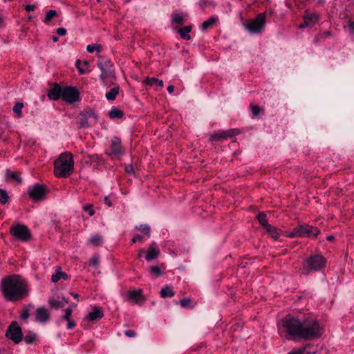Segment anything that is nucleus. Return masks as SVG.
Returning a JSON list of instances; mask_svg holds the SVG:
<instances>
[{"instance_id":"nucleus-1","label":"nucleus","mask_w":354,"mask_h":354,"mask_svg":"<svg viewBox=\"0 0 354 354\" xmlns=\"http://www.w3.org/2000/svg\"><path fill=\"white\" fill-rule=\"evenodd\" d=\"M282 328L293 339L312 340L321 335L319 324L309 319H299L288 315L282 320Z\"/></svg>"},{"instance_id":"nucleus-2","label":"nucleus","mask_w":354,"mask_h":354,"mask_svg":"<svg viewBox=\"0 0 354 354\" xmlns=\"http://www.w3.org/2000/svg\"><path fill=\"white\" fill-rule=\"evenodd\" d=\"M1 289L3 297L11 301L19 300L28 294L26 284L17 275L3 278Z\"/></svg>"},{"instance_id":"nucleus-3","label":"nucleus","mask_w":354,"mask_h":354,"mask_svg":"<svg viewBox=\"0 0 354 354\" xmlns=\"http://www.w3.org/2000/svg\"><path fill=\"white\" fill-rule=\"evenodd\" d=\"M74 169L72 153L64 152L54 162V173L57 177L66 178L70 176Z\"/></svg>"},{"instance_id":"nucleus-4","label":"nucleus","mask_w":354,"mask_h":354,"mask_svg":"<svg viewBox=\"0 0 354 354\" xmlns=\"http://www.w3.org/2000/svg\"><path fill=\"white\" fill-rule=\"evenodd\" d=\"M99 58L97 67L101 70L100 78L104 86L109 87L112 85H115L116 75L113 69V65L111 61L102 59L101 57H99Z\"/></svg>"},{"instance_id":"nucleus-5","label":"nucleus","mask_w":354,"mask_h":354,"mask_svg":"<svg viewBox=\"0 0 354 354\" xmlns=\"http://www.w3.org/2000/svg\"><path fill=\"white\" fill-rule=\"evenodd\" d=\"M326 259L320 255H311L303 263V267L308 272L317 271L322 269L326 265Z\"/></svg>"},{"instance_id":"nucleus-6","label":"nucleus","mask_w":354,"mask_h":354,"mask_svg":"<svg viewBox=\"0 0 354 354\" xmlns=\"http://www.w3.org/2000/svg\"><path fill=\"white\" fill-rule=\"evenodd\" d=\"M266 19V13H260L255 19L248 21L245 27L252 34L259 33L265 27Z\"/></svg>"},{"instance_id":"nucleus-7","label":"nucleus","mask_w":354,"mask_h":354,"mask_svg":"<svg viewBox=\"0 0 354 354\" xmlns=\"http://www.w3.org/2000/svg\"><path fill=\"white\" fill-rule=\"evenodd\" d=\"M6 336L15 344H19L23 339V333L17 322H12L8 326Z\"/></svg>"},{"instance_id":"nucleus-8","label":"nucleus","mask_w":354,"mask_h":354,"mask_svg":"<svg viewBox=\"0 0 354 354\" xmlns=\"http://www.w3.org/2000/svg\"><path fill=\"white\" fill-rule=\"evenodd\" d=\"M10 234L16 239L22 241H27L30 238L29 230L24 225H17L10 228Z\"/></svg>"},{"instance_id":"nucleus-9","label":"nucleus","mask_w":354,"mask_h":354,"mask_svg":"<svg viewBox=\"0 0 354 354\" xmlns=\"http://www.w3.org/2000/svg\"><path fill=\"white\" fill-rule=\"evenodd\" d=\"M297 232L299 236L316 238L319 233V230L308 224H302L297 226Z\"/></svg>"},{"instance_id":"nucleus-10","label":"nucleus","mask_w":354,"mask_h":354,"mask_svg":"<svg viewBox=\"0 0 354 354\" xmlns=\"http://www.w3.org/2000/svg\"><path fill=\"white\" fill-rule=\"evenodd\" d=\"M62 97L68 103H74L79 100V92L75 87H65L62 90Z\"/></svg>"},{"instance_id":"nucleus-11","label":"nucleus","mask_w":354,"mask_h":354,"mask_svg":"<svg viewBox=\"0 0 354 354\" xmlns=\"http://www.w3.org/2000/svg\"><path fill=\"white\" fill-rule=\"evenodd\" d=\"M28 194L34 201L44 200L46 194L45 188L39 184H36L29 188Z\"/></svg>"},{"instance_id":"nucleus-12","label":"nucleus","mask_w":354,"mask_h":354,"mask_svg":"<svg viewBox=\"0 0 354 354\" xmlns=\"http://www.w3.org/2000/svg\"><path fill=\"white\" fill-rule=\"evenodd\" d=\"M239 131L237 129H229L227 131H223L216 133H214L211 136V141H220L222 139H227L234 137L239 134Z\"/></svg>"},{"instance_id":"nucleus-13","label":"nucleus","mask_w":354,"mask_h":354,"mask_svg":"<svg viewBox=\"0 0 354 354\" xmlns=\"http://www.w3.org/2000/svg\"><path fill=\"white\" fill-rule=\"evenodd\" d=\"M320 19V15L317 12H306L304 17V23L299 25V28H304L315 24Z\"/></svg>"},{"instance_id":"nucleus-14","label":"nucleus","mask_w":354,"mask_h":354,"mask_svg":"<svg viewBox=\"0 0 354 354\" xmlns=\"http://www.w3.org/2000/svg\"><path fill=\"white\" fill-rule=\"evenodd\" d=\"M127 300L135 304H142L145 301L142 291L140 289L129 290L127 293Z\"/></svg>"},{"instance_id":"nucleus-15","label":"nucleus","mask_w":354,"mask_h":354,"mask_svg":"<svg viewBox=\"0 0 354 354\" xmlns=\"http://www.w3.org/2000/svg\"><path fill=\"white\" fill-rule=\"evenodd\" d=\"M111 154L118 156L123 154L124 151L121 146V140L118 137H113L111 142Z\"/></svg>"},{"instance_id":"nucleus-16","label":"nucleus","mask_w":354,"mask_h":354,"mask_svg":"<svg viewBox=\"0 0 354 354\" xmlns=\"http://www.w3.org/2000/svg\"><path fill=\"white\" fill-rule=\"evenodd\" d=\"M49 313L47 309L44 307H39L36 310L35 317L37 322L44 323L49 319Z\"/></svg>"},{"instance_id":"nucleus-17","label":"nucleus","mask_w":354,"mask_h":354,"mask_svg":"<svg viewBox=\"0 0 354 354\" xmlns=\"http://www.w3.org/2000/svg\"><path fill=\"white\" fill-rule=\"evenodd\" d=\"M104 316L103 310L101 307L95 306L93 310L88 315L87 319L89 322H95L96 319H101Z\"/></svg>"},{"instance_id":"nucleus-18","label":"nucleus","mask_w":354,"mask_h":354,"mask_svg":"<svg viewBox=\"0 0 354 354\" xmlns=\"http://www.w3.org/2000/svg\"><path fill=\"white\" fill-rule=\"evenodd\" d=\"M62 90L63 88H62L59 85L55 84L54 86L48 91V97L50 100H57L62 97Z\"/></svg>"},{"instance_id":"nucleus-19","label":"nucleus","mask_w":354,"mask_h":354,"mask_svg":"<svg viewBox=\"0 0 354 354\" xmlns=\"http://www.w3.org/2000/svg\"><path fill=\"white\" fill-rule=\"evenodd\" d=\"M160 254V250L153 246H150L145 254V259L147 261L150 262L158 257Z\"/></svg>"},{"instance_id":"nucleus-20","label":"nucleus","mask_w":354,"mask_h":354,"mask_svg":"<svg viewBox=\"0 0 354 354\" xmlns=\"http://www.w3.org/2000/svg\"><path fill=\"white\" fill-rule=\"evenodd\" d=\"M66 304H68V300L65 298H62L61 300H57L55 299H50L48 300V304L51 308L59 309L64 306Z\"/></svg>"},{"instance_id":"nucleus-21","label":"nucleus","mask_w":354,"mask_h":354,"mask_svg":"<svg viewBox=\"0 0 354 354\" xmlns=\"http://www.w3.org/2000/svg\"><path fill=\"white\" fill-rule=\"evenodd\" d=\"M114 86L105 94V97L109 101L115 100L117 95L119 93L120 86L118 85H113Z\"/></svg>"},{"instance_id":"nucleus-22","label":"nucleus","mask_w":354,"mask_h":354,"mask_svg":"<svg viewBox=\"0 0 354 354\" xmlns=\"http://www.w3.org/2000/svg\"><path fill=\"white\" fill-rule=\"evenodd\" d=\"M218 19L217 17L213 16V17H210L209 19H208L207 20L203 21V23L202 24L203 30H206L208 28L212 27L216 24V22L218 21Z\"/></svg>"},{"instance_id":"nucleus-23","label":"nucleus","mask_w":354,"mask_h":354,"mask_svg":"<svg viewBox=\"0 0 354 354\" xmlns=\"http://www.w3.org/2000/svg\"><path fill=\"white\" fill-rule=\"evenodd\" d=\"M6 177L8 178H12L13 180L16 181L18 184H21L22 182V179L19 176V173L17 171H11L10 170H7L6 171Z\"/></svg>"},{"instance_id":"nucleus-24","label":"nucleus","mask_w":354,"mask_h":354,"mask_svg":"<svg viewBox=\"0 0 354 354\" xmlns=\"http://www.w3.org/2000/svg\"><path fill=\"white\" fill-rule=\"evenodd\" d=\"M81 62L80 59H77L75 63L76 67L78 68L80 73L84 74L88 72L87 69L89 66V62L86 60L83 62V66H80Z\"/></svg>"},{"instance_id":"nucleus-25","label":"nucleus","mask_w":354,"mask_h":354,"mask_svg":"<svg viewBox=\"0 0 354 354\" xmlns=\"http://www.w3.org/2000/svg\"><path fill=\"white\" fill-rule=\"evenodd\" d=\"M145 84L149 86H154V85H158L160 87L163 86V82L162 80H160L156 77H147L145 80Z\"/></svg>"},{"instance_id":"nucleus-26","label":"nucleus","mask_w":354,"mask_h":354,"mask_svg":"<svg viewBox=\"0 0 354 354\" xmlns=\"http://www.w3.org/2000/svg\"><path fill=\"white\" fill-rule=\"evenodd\" d=\"M109 116L111 119L121 118L123 116V112L120 109L113 108L109 111Z\"/></svg>"},{"instance_id":"nucleus-27","label":"nucleus","mask_w":354,"mask_h":354,"mask_svg":"<svg viewBox=\"0 0 354 354\" xmlns=\"http://www.w3.org/2000/svg\"><path fill=\"white\" fill-rule=\"evenodd\" d=\"M191 30H192V26H185L183 28L180 29L178 30V33L180 34V37L183 39H184L185 40H189L191 37L189 35V32L191 31Z\"/></svg>"},{"instance_id":"nucleus-28","label":"nucleus","mask_w":354,"mask_h":354,"mask_svg":"<svg viewBox=\"0 0 354 354\" xmlns=\"http://www.w3.org/2000/svg\"><path fill=\"white\" fill-rule=\"evenodd\" d=\"M174 295V292L172 290V289L167 286L162 288L160 291V296L163 298L165 297H171Z\"/></svg>"},{"instance_id":"nucleus-29","label":"nucleus","mask_w":354,"mask_h":354,"mask_svg":"<svg viewBox=\"0 0 354 354\" xmlns=\"http://www.w3.org/2000/svg\"><path fill=\"white\" fill-rule=\"evenodd\" d=\"M23 107H24V104L22 102H17L14 105V106L12 108V111L17 118L22 117L21 110H22Z\"/></svg>"},{"instance_id":"nucleus-30","label":"nucleus","mask_w":354,"mask_h":354,"mask_svg":"<svg viewBox=\"0 0 354 354\" xmlns=\"http://www.w3.org/2000/svg\"><path fill=\"white\" fill-rule=\"evenodd\" d=\"M331 36V32L329 31H326L324 32H320L317 34L315 39H314V43L317 44H319L323 39L329 37Z\"/></svg>"},{"instance_id":"nucleus-31","label":"nucleus","mask_w":354,"mask_h":354,"mask_svg":"<svg viewBox=\"0 0 354 354\" xmlns=\"http://www.w3.org/2000/svg\"><path fill=\"white\" fill-rule=\"evenodd\" d=\"M36 337L37 335L35 333L28 331L26 333L24 339L26 344H30L35 342Z\"/></svg>"},{"instance_id":"nucleus-32","label":"nucleus","mask_w":354,"mask_h":354,"mask_svg":"<svg viewBox=\"0 0 354 354\" xmlns=\"http://www.w3.org/2000/svg\"><path fill=\"white\" fill-rule=\"evenodd\" d=\"M251 111L254 116H259L264 113V109L257 104H252L250 105Z\"/></svg>"},{"instance_id":"nucleus-33","label":"nucleus","mask_w":354,"mask_h":354,"mask_svg":"<svg viewBox=\"0 0 354 354\" xmlns=\"http://www.w3.org/2000/svg\"><path fill=\"white\" fill-rule=\"evenodd\" d=\"M103 241V239L101 236L96 234L89 239V242L94 246L101 245Z\"/></svg>"},{"instance_id":"nucleus-34","label":"nucleus","mask_w":354,"mask_h":354,"mask_svg":"<svg viewBox=\"0 0 354 354\" xmlns=\"http://www.w3.org/2000/svg\"><path fill=\"white\" fill-rule=\"evenodd\" d=\"M184 17L181 14L174 13L172 15V23L178 25H183L184 24Z\"/></svg>"},{"instance_id":"nucleus-35","label":"nucleus","mask_w":354,"mask_h":354,"mask_svg":"<svg viewBox=\"0 0 354 354\" xmlns=\"http://www.w3.org/2000/svg\"><path fill=\"white\" fill-rule=\"evenodd\" d=\"M265 229L266 230V232L274 239H277L279 236V232L277 231V230L269 225L268 226H267L266 227H265Z\"/></svg>"},{"instance_id":"nucleus-36","label":"nucleus","mask_w":354,"mask_h":354,"mask_svg":"<svg viewBox=\"0 0 354 354\" xmlns=\"http://www.w3.org/2000/svg\"><path fill=\"white\" fill-rule=\"evenodd\" d=\"M57 15V14L56 10H48L46 15L44 19V23H45L46 24H49L50 22L51 19Z\"/></svg>"},{"instance_id":"nucleus-37","label":"nucleus","mask_w":354,"mask_h":354,"mask_svg":"<svg viewBox=\"0 0 354 354\" xmlns=\"http://www.w3.org/2000/svg\"><path fill=\"white\" fill-rule=\"evenodd\" d=\"M257 219H258L259 222L260 223V224L262 226H263L264 227H266L267 226H268L270 225L268 223V221H267V218H266V214L263 212H260L257 215Z\"/></svg>"},{"instance_id":"nucleus-38","label":"nucleus","mask_w":354,"mask_h":354,"mask_svg":"<svg viewBox=\"0 0 354 354\" xmlns=\"http://www.w3.org/2000/svg\"><path fill=\"white\" fill-rule=\"evenodd\" d=\"M61 278L66 279L67 274L65 272L57 271L55 274H53L51 277V280L53 282L58 281Z\"/></svg>"},{"instance_id":"nucleus-39","label":"nucleus","mask_w":354,"mask_h":354,"mask_svg":"<svg viewBox=\"0 0 354 354\" xmlns=\"http://www.w3.org/2000/svg\"><path fill=\"white\" fill-rule=\"evenodd\" d=\"M136 228L143 233H145L146 235H147L148 237L150 236V232H151V227L147 224H143L140 225V226L136 227Z\"/></svg>"},{"instance_id":"nucleus-40","label":"nucleus","mask_w":354,"mask_h":354,"mask_svg":"<svg viewBox=\"0 0 354 354\" xmlns=\"http://www.w3.org/2000/svg\"><path fill=\"white\" fill-rule=\"evenodd\" d=\"M179 303L183 308H193L194 307V305L192 304V300L190 298H185L180 300Z\"/></svg>"},{"instance_id":"nucleus-41","label":"nucleus","mask_w":354,"mask_h":354,"mask_svg":"<svg viewBox=\"0 0 354 354\" xmlns=\"http://www.w3.org/2000/svg\"><path fill=\"white\" fill-rule=\"evenodd\" d=\"M148 271L151 274H155L156 277H160L162 274V272L160 270V268L158 266H150L148 268Z\"/></svg>"},{"instance_id":"nucleus-42","label":"nucleus","mask_w":354,"mask_h":354,"mask_svg":"<svg viewBox=\"0 0 354 354\" xmlns=\"http://www.w3.org/2000/svg\"><path fill=\"white\" fill-rule=\"evenodd\" d=\"M8 195L7 192L4 189L0 188V203L5 204L8 202Z\"/></svg>"},{"instance_id":"nucleus-43","label":"nucleus","mask_w":354,"mask_h":354,"mask_svg":"<svg viewBox=\"0 0 354 354\" xmlns=\"http://www.w3.org/2000/svg\"><path fill=\"white\" fill-rule=\"evenodd\" d=\"M102 49V46L100 44H95V45H88L86 46V50L89 53H93L95 50L100 52Z\"/></svg>"},{"instance_id":"nucleus-44","label":"nucleus","mask_w":354,"mask_h":354,"mask_svg":"<svg viewBox=\"0 0 354 354\" xmlns=\"http://www.w3.org/2000/svg\"><path fill=\"white\" fill-rule=\"evenodd\" d=\"M310 344H306L295 351L288 353V354H304L305 351L309 348Z\"/></svg>"},{"instance_id":"nucleus-45","label":"nucleus","mask_w":354,"mask_h":354,"mask_svg":"<svg viewBox=\"0 0 354 354\" xmlns=\"http://www.w3.org/2000/svg\"><path fill=\"white\" fill-rule=\"evenodd\" d=\"M79 124H80V128L88 127L89 125L88 123L87 117L86 115L82 116V118H80V120Z\"/></svg>"},{"instance_id":"nucleus-46","label":"nucleus","mask_w":354,"mask_h":354,"mask_svg":"<svg viewBox=\"0 0 354 354\" xmlns=\"http://www.w3.org/2000/svg\"><path fill=\"white\" fill-rule=\"evenodd\" d=\"M73 309L71 308H68L65 310V314L62 316V318L66 321H69L71 319V316L72 315Z\"/></svg>"},{"instance_id":"nucleus-47","label":"nucleus","mask_w":354,"mask_h":354,"mask_svg":"<svg viewBox=\"0 0 354 354\" xmlns=\"http://www.w3.org/2000/svg\"><path fill=\"white\" fill-rule=\"evenodd\" d=\"M99 263H100L99 257L95 255L91 258L89 265L91 266H93V267H97Z\"/></svg>"},{"instance_id":"nucleus-48","label":"nucleus","mask_w":354,"mask_h":354,"mask_svg":"<svg viewBox=\"0 0 354 354\" xmlns=\"http://www.w3.org/2000/svg\"><path fill=\"white\" fill-rule=\"evenodd\" d=\"M83 209L85 211H87L88 212L89 216H93L95 214V211L93 209V205L91 204L84 206Z\"/></svg>"},{"instance_id":"nucleus-49","label":"nucleus","mask_w":354,"mask_h":354,"mask_svg":"<svg viewBox=\"0 0 354 354\" xmlns=\"http://www.w3.org/2000/svg\"><path fill=\"white\" fill-rule=\"evenodd\" d=\"M306 354H328V350L326 348L321 347L314 352L308 353Z\"/></svg>"},{"instance_id":"nucleus-50","label":"nucleus","mask_w":354,"mask_h":354,"mask_svg":"<svg viewBox=\"0 0 354 354\" xmlns=\"http://www.w3.org/2000/svg\"><path fill=\"white\" fill-rule=\"evenodd\" d=\"M29 317V313L27 309H24L21 314V318L24 320H26Z\"/></svg>"},{"instance_id":"nucleus-51","label":"nucleus","mask_w":354,"mask_h":354,"mask_svg":"<svg viewBox=\"0 0 354 354\" xmlns=\"http://www.w3.org/2000/svg\"><path fill=\"white\" fill-rule=\"evenodd\" d=\"M57 33L59 36H64L66 34V30L64 28H59L57 29Z\"/></svg>"},{"instance_id":"nucleus-52","label":"nucleus","mask_w":354,"mask_h":354,"mask_svg":"<svg viewBox=\"0 0 354 354\" xmlns=\"http://www.w3.org/2000/svg\"><path fill=\"white\" fill-rule=\"evenodd\" d=\"M125 335H127L129 337H133L136 335V333L134 330H127L124 332Z\"/></svg>"},{"instance_id":"nucleus-53","label":"nucleus","mask_w":354,"mask_h":354,"mask_svg":"<svg viewBox=\"0 0 354 354\" xmlns=\"http://www.w3.org/2000/svg\"><path fill=\"white\" fill-rule=\"evenodd\" d=\"M142 236L140 235V234H136L132 239H131V243H135L137 241H142Z\"/></svg>"},{"instance_id":"nucleus-54","label":"nucleus","mask_w":354,"mask_h":354,"mask_svg":"<svg viewBox=\"0 0 354 354\" xmlns=\"http://www.w3.org/2000/svg\"><path fill=\"white\" fill-rule=\"evenodd\" d=\"M288 236L289 237H296V236H299V233L297 232V227H295L293 230L290 232V234H288Z\"/></svg>"},{"instance_id":"nucleus-55","label":"nucleus","mask_w":354,"mask_h":354,"mask_svg":"<svg viewBox=\"0 0 354 354\" xmlns=\"http://www.w3.org/2000/svg\"><path fill=\"white\" fill-rule=\"evenodd\" d=\"M67 322H68V324H67L68 329H72L73 328L75 327V322L72 321L71 319H69V321H67Z\"/></svg>"},{"instance_id":"nucleus-56","label":"nucleus","mask_w":354,"mask_h":354,"mask_svg":"<svg viewBox=\"0 0 354 354\" xmlns=\"http://www.w3.org/2000/svg\"><path fill=\"white\" fill-rule=\"evenodd\" d=\"M104 203L108 207H111L112 206V203H111V200L109 199V196H105L104 198Z\"/></svg>"},{"instance_id":"nucleus-57","label":"nucleus","mask_w":354,"mask_h":354,"mask_svg":"<svg viewBox=\"0 0 354 354\" xmlns=\"http://www.w3.org/2000/svg\"><path fill=\"white\" fill-rule=\"evenodd\" d=\"M125 171L127 173L131 174L133 172V167L131 165H129L125 167Z\"/></svg>"},{"instance_id":"nucleus-58","label":"nucleus","mask_w":354,"mask_h":354,"mask_svg":"<svg viewBox=\"0 0 354 354\" xmlns=\"http://www.w3.org/2000/svg\"><path fill=\"white\" fill-rule=\"evenodd\" d=\"M35 6L34 5H27L25 7V10L27 12L33 11L35 10Z\"/></svg>"},{"instance_id":"nucleus-59","label":"nucleus","mask_w":354,"mask_h":354,"mask_svg":"<svg viewBox=\"0 0 354 354\" xmlns=\"http://www.w3.org/2000/svg\"><path fill=\"white\" fill-rule=\"evenodd\" d=\"M167 91H168V92H169V93H173V92H174V86L173 85H170V86H169L167 87Z\"/></svg>"},{"instance_id":"nucleus-60","label":"nucleus","mask_w":354,"mask_h":354,"mask_svg":"<svg viewBox=\"0 0 354 354\" xmlns=\"http://www.w3.org/2000/svg\"><path fill=\"white\" fill-rule=\"evenodd\" d=\"M349 30L352 32H354V21L349 24Z\"/></svg>"},{"instance_id":"nucleus-61","label":"nucleus","mask_w":354,"mask_h":354,"mask_svg":"<svg viewBox=\"0 0 354 354\" xmlns=\"http://www.w3.org/2000/svg\"><path fill=\"white\" fill-rule=\"evenodd\" d=\"M86 117H95L96 118V116L95 115V113L93 111H89L87 113V116Z\"/></svg>"},{"instance_id":"nucleus-62","label":"nucleus","mask_w":354,"mask_h":354,"mask_svg":"<svg viewBox=\"0 0 354 354\" xmlns=\"http://www.w3.org/2000/svg\"><path fill=\"white\" fill-rule=\"evenodd\" d=\"M145 250L143 249H141L139 250L138 252V257L140 258L142 257V254L145 253Z\"/></svg>"},{"instance_id":"nucleus-63","label":"nucleus","mask_w":354,"mask_h":354,"mask_svg":"<svg viewBox=\"0 0 354 354\" xmlns=\"http://www.w3.org/2000/svg\"><path fill=\"white\" fill-rule=\"evenodd\" d=\"M71 295L76 299H78V295L77 293H75V292H71Z\"/></svg>"},{"instance_id":"nucleus-64","label":"nucleus","mask_w":354,"mask_h":354,"mask_svg":"<svg viewBox=\"0 0 354 354\" xmlns=\"http://www.w3.org/2000/svg\"><path fill=\"white\" fill-rule=\"evenodd\" d=\"M333 239H334V237H333V236H332V235H329V236H327V238H326V239H327L328 241H332V240H333Z\"/></svg>"}]
</instances>
